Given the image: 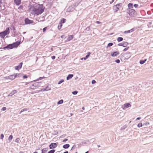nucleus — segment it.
<instances>
[{"label": "nucleus", "instance_id": "obj_1", "mask_svg": "<svg viewBox=\"0 0 153 153\" xmlns=\"http://www.w3.org/2000/svg\"><path fill=\"white\" fill-rule=\"evenodd\" d=\"M44 9L42 4H38L35 7H31L30 9V11L32 14L38 15L42 13Z\"/></svg>", "mask_w": 153, "mask_h": 153}, {"label": "nucleus", "instance_id": "obj_2", "mask_svg": "<svg viewBox=\"0 0 153 153\" xmlns=\"http://www.w3.org/2000/svg\"><path fill=\"white\" fill-rule=\"evenodd\" d=\"M9 33V28L7 27L6 29L5 30L0 33V36L2 38H4L6 35L8 34Z\"/></svg>", "mask_w": 153, "mask_h": 153}, {"label": "nucleus", "instance_id": "obj_3", "mask_svg": "<svg viewBox=\"0 0 153 153\" xmlns=\"http://www.w3.org/2000/svg\"><path fill=\"white\" fill-rule=\"evenodd\" d=\"M20 44V42H17L14 43L10 44L7 46V48L9 49H12L17 47Z\"/></svg>", "mask_w": 153, "mask_h": 153}, {"label": "nucleus", "instance_id": "obj_4", "mask_svg": "<svg viewBox=\"0 0 153 153\" xmlns=\"http://www.w3.org/2000/svg\"><path fill=\"white\" fill-rule=\"evenodd\" d=\"M127 12L131 16H134L137 14L135 11L133 9H127Z\"/></svg>", "mask_w": 153, "mask_h": 153}, {"label": "nucleus", "instance_id": "obj_5", "mask_svg": "<svg viewBox=\"0 0 153 153\" xmlns=\"http://www.w3.org/2000/svg\"><path fill=\"white\" fill-rule=\"evenodd\" d=\"M121 4H119L114 6L113 7V10L114 12H116L118 11L121 7Z\"/></svg>", "mask_w": 153, "mask_h": 153}, {"label": "nucleus", "instance_id": "obj_6", "mask_svg": "<svg viewBox=\"0 0 153 153\" xmlns=\"http://www.w3.org/2000/svg\"><path fill=\"white\" fill-rule=\"evenodd\" d=\"M39 83H36L34 84L31 85L30 87V88L32 89H35L37 88L38 87Z\"/></svg>", "mask_w": 153, "mask_h": 153}, {"label": "nucleus", "instance_id": "obj_7", "mask_svg": "<svg viewBox=\"0 0 153 153\" xmlns=\"http://www.w3.org/2000/svg\"><path fill=\"white\" fill-rule=\"evenodd\" d=\"M57 145L56 143H52L49 145L50 149H53L56 148Z\"/></svg>", "mask_w": 153, "mask_h": 153}, {"label": "nucleus", "instance_id": "obj_8", "mask_svg": "<svg viewBox=\"0 0 153 153\" xmlns=\"http://www.w3.org/2000/svg\"><path fill=\"white\" fill-rule=\"evenodd\" d=\"M25 23L26 24H29L33 23V21L29 19L28 18H26L25 20Z\"/></svg>", "mask_w": 153, "mask_h": 153}, {"label": "nucleus", "instance_id": "obj_9", "mask_svg": "<svg viewBox=\"0 0 153 153\" xmlns=\"http://www.w3.org/2000/svg\"><path fill=\"white\" fill-rule=\"evenodd\" d=\"M131 107V105L128 103L125 104L122 107V108L123 110L125 109L126 108L130 107Z\"/></svg>", "mask_w": 153, "mask_h": 153}, {"label": "nucleus", "instance_id": "obj_10", "mask_svg": "<svg viewBox=\"0 0 153 153\" xmlns=\"http://www.w3.org/2000/svg\"><path fill=\"white\" fill-rule=\"evenodd\" d=\"M16 76H15L14 75H11L7 77H6V79H9L10 80H13L16 78Z\"/></svg>", "mask_w": 153, "mask_h": 153}, {"label": "nucleus", "instance_id": "obj_11", "mask_svg": "<svg viewBox=\"0 0 153 153\" xmlns=\"http://www.w3.org/2000/svg\"><path fill=\"white\" fill-rule=\"evenodd\" d=\"M119 54V53L118 51H115L112 52L111 53V56L113 57H115Z\"/></svg>", "mask_w": 153, "mask_h": 153}, {"label": "nucleus", "instance_id": "obj_12", "mask_svg": "<svg viewBox=\"0 0 153 153\" xmlns=\"http://www.w3.org/2000/svg\"><path fill=\"white\" fill-rule=\"evenodd\" d=\"M22 65V62L20 63L19 65L15 67V69L17 70H19L21 68Z\"/></svg>", "mask_w": 153, "mask_h": 153}, {"label": "nucleus", "instance_id": "obj_13", "mask_svg": "<svg viewBox=\"0 0 153 153\" xmlns=\"http://www.w3.org/2000/svg\"><path fill=\"white\" fill-rule=\"evenodd\" d=\"M133 4L132 3H130L128 5V8L127 9H133Z\"/></svg>", "mask_w": 153, "mask_h": 153}, {"label": "nucleus", "instance_id": "obj_14", "mask_svg": "<svg viewBox=\"0 0 153 153\" xmlns=\"http://www.w3.org/2000/svg\"><path fill=\"white\" fill-rule=\"evenodd\" d=\"M14 2L16 5H19L21 2V0H14Z\"/></svg>", "mask_w": 153, "mask_h": 153}, {"label": "nucleus", "instance_id": "obj_15", "mask_svg": "<svg viewBox=\"0 0 153 153\" xmlns=\"http://www.w3.org/2000/svg\"><path fill=\"white\" fill-rule=\"evenodd\" d=\"M17 92V91L16 90L13 91L10 93L8 95V96H11L12 95H14Z\"/></svg>", "mask_w": 153, "mask_h": 153}, {"label": "nucleus", "instance_id": "obj_16", "mask_svg": "<svg viewBox=\"0 0 153 153\" xmlns=\"http://www.w3.org/2000/svg\"><path fill=\"white\" fill-rule=\"evenodd\" d=\"M73 76V74H69L67 77V80H68L70 79H71Z\"/></svg>", "mask_w": 153, "mask_h": 153}, {"label": "nucleus", "instance_id": "obj_17", "mask_svg": "<svg viewBox=\"0 0 153 153\" xmlns=\"http://www.w3.org/2000/svg\"><path fill=\"white\" fill-rule=\"evenodd\" d=\"M70 147V145L69 144H67L64 145L63 146V148L65 149H67L68 148Z\"/></svg>", "mask_w": 153, "mask_h": 153}, {"label": "nucleus", "instance_id": "obj_18", "mask_svg": "<svg viewBox=\"0 0 153 153\" xmlns=\"http://www.w3.org/2000/svg\"><path fill=\"white\" fill-rule=\"evenodd\" d=\"M134 31V29H132L129 30L125 31L124 33L126 34H127L133 32Z\"/></svg>", "mask_w": 153, "mask_h": 153}, {"label": "nucleus", "instance_id": "obj_19", "mask_svg": "<svg viewBox=\"0 0 153 153\" xmlns=\"http://www.w3.org/2000/svg\"><path fill=\"white\" fill-rule=\"evenodd\" d=\"M73 38V36L72 35H70L68 36V41H69L72 39Z\"/></svg>", "mask_w": 153, "mask_h": 153}, {"label": "nucleus", "instance_id": "obj_20", "mask_svg": "<svg viewBox=\"0 0 153 153\" xmlns=\"http://www.w3.org/2000/svg\"><path fill=\"white\" fill-rule=\"evenodd\" d=\"M128 44V43L127 42H124L123 43L122 46H123L124 47H125L126 46H127Z\"/></svg>", "mask_w": 153, "mask_h": 153}, {"label": "nucleus", "instance_id": "obj_21", "mask_svg": "<svg viewBox=\"0 0 153 153\" xmlns=\"http://www.w3.org/2000/svg\"><path fill=\"white\" fill-rule=\"evenodd\" d=\"M117 40L118 42H120L123 41V39L122 37H119L117 38Z\"/></svg>", "mask_w": 153, "mask_h": 153}, {"label": "nucleus", "instance_id": "obj_22", "mask_svg": "<svg viewBox=\"0 0 153 153\" xmlns=\"http://www.w3.org/2000/svg\"><path fill=\"white\" fill-rule=\"evenodd\" d=\"M65 20H66V19H62L59 22V23H61V24H62V23H64L65 22Z\"/></svg>", "mask_w": 153, "mask_h": 153}, {"label": "nucleus", "instance_id": "obj_23", "mask_svg": "<svg viewBox=\"0 0 153 153\" xmlns=\"http://www.w3.org/2000/svg\"><path fill=\"white\" fill-rule=\"evenodd\" d=\"M73 7L72 6H70L68 9V11H72L73 10Z\"/></svg>", "mask_w": 153, "mask_h": 153}, {"label": "nucleus", "instance_id": "obj_24", "mask_svg": "<svg viewBox=\"0 0 153 153\" xmlns=\"http://www.w3.org/2000/svg\"><path fill=\"white\" fill-rule=\"evenodd\" d=\"M146 59H145L144 60H141L140 61V63L141 64H143L146 61Z\"/></svg>", "mask_w": 153, "mask_h": 153}, {"label": "nucleus", "instance_id": "obj_25", "mask_svg": "<svg viewBox=\"0 0 153 153\" xmlns=\"http://www.w3.org/2000/svg\"><path fill=\"white\" fill-rule=\"evenodd\" d=\"M42 153H45V152L47 151V150L46 148H45L42 150Z\"/></svg>", "mask_w": 153, "mask_h": 153}, {"label": "nucleus", "instance_id": "obj_26", "mask_svg": "<svg viewBox=\"0 0 153 153\" xmlns=\"http://www.w3.org/2000/svg\"><path fill=\"white\" fill-rule=\"evenodd\" d=\"M14 75H15V76H16V78H17V77H21V76L22 75V74H16Z\"/></svg>", "mask_w": 153, "mask_h": 153}, {"label": "nucleus", "instance_id": "obj_27", "mask_svg": "<svg viewBox=\"0 0 153 153\" xmlns=\"http://www.w3.org/2000/svg\"><path fill=\"white\" fill-rule=\"evenodd\" d=\"M63 102V101L62 100H61L59 101V102L57 103V104L58 105L59 104H62Z\"/></svg>", "mask_w": 153, "mask_h": 153}, {"label": "nucleus", "instance_id": "obj_28", "mask_svg": "<svg viewBox=\"0 0 153 153\" xmlns=\"http://www.w3.org/2000/svg\"><path fill=\"white\" fill-rule=\"evenodd\" d=\"M13 138V136L12 135H10L8 138V140L10 142Z\"/></svg>", "mask_w": 153, "mask_h": 153}, {"label": "nucleus", "instance_id": "obj_29", "mask_svg": "<svg viewBox=\"0 0 153 153\" xmlns=\"http://www.w3.org/2000/svg\"><path fill=\"white\" fill-rule=\"evenodd\" d=\"M44 78H45L44 77H40L39 78L37 79L34 80L33 81H35H35H38V80H41L43 79Z\"/></svg>", "mask_w": 153, "mask_h": 153}, {"label": "nucleus", "instance_id": "obj_30", "mask_svg": "<svg viewBox=\"0 0 153 153\" xmlns=\"http://www.w3.org/2000/svg\"><path fill=\"white\" fill-rule=\"evenodd\" d=\"M62 26V24H61V23H59V25H58V29L60 30L61 29V28Z\"/></svg>", "mask_w": 153, "mask_h": 153}, {"label": "nucleus", "instance_id": "obj_31", "mask_svg": "<svg viewBox=\"0 0 153 153\" xmlns=\"http://www.w3.org/2000/svg\"><path fill=\"white\" fill-rule=\"evenodd\" d=\"M27 108H24V109H22L20 111L19 113L21 114L22 112H23L24 111H27Z\"/></svg>", "mask_w": 153, "mask_h": 153}, {"label": "nucleus", "instance_id": "obj_32", "mask_svg": "<svg viewBox=\"0 0 153 153\" xmlns=\"http://www.w3.org/2000/svg\"><path fill=\"white\" fill-rule=\"evenodd\" d=\"M137 127L139 128H140L143 126V124L142 123H140L138 124L137 126Z\"/></svg>", "mask_w": 153, "mask_h": 153}, {"label": "nucleus", "instance_id": "obj_33", "mask_svg": "<svg viewBox=\"0 0 153 153\" xmlns=\"http://www.w3.org/2000/svg\"><path fill=\"white\" fill-rule=\"evenodd\" d=\"M89 142V140H86L83 141L82 143H84L85 144L86 143H88Z\"/></svg>", "mask_w": 153, "mask_h": 153}, {"label": "nucleus", "instance_id": "obj_34", "mask_svg": "<svg viewBox=\"0 0 153 153\" xmlns=\"http://www.w3.org/2000/svg\"><path fill=\"white\" fill-rule=\"evenodd\" d=\"M50 90V88H48V87H47L45 89H42V90L43 91H48Z\"/></svg>", "mask_w": 153, "mask_h": 153}, {"label": "nucleus", "instance_id": "obj_35", "mask_svg": "<svg viewBox=\"0 0 153 153\" xmlns=\"http://www.w3.org/2000/svg\"><path fill=\"white\" fill-rule=\"evenodd\" d=\"M55 152V150L54 149H52L48 152V153H54Z\"/></svg>", "mask_w": 153, "mask_h": 153}, {"label": "nucleus", "instance_id": "obj_36", "mask_svg": "<svg viewBox=\"0 0 153 153\" xmlns=\"http://www.w3.org/2000/svg\"><path fill=\"white\" fill-rule=\"evenodd\" d=\"M77 93L78 91H74L73 92H72V94L74 95L76 94H77Z\"/></svg>", "mask_w": 153, "mask_h": 153}, {"label": "nucleus", "instance_id": "obj_37", "mask_svg": "<svg viewBox=\"0 0 153 153\" xmlns=\"http://www.w3.org/2000/svg\"><path fill=\"white\" fill-rule=\"evenodd\" d=\"M20 140V139L19 138H17L15 140V142L18 143Z\"/></svg>", "mask_w": 153, "mask_h": 153}, {"label": "nucleus", "instance_id": "obj_38", "mask_svg": "<svg viewBox=\"0 0 153 153\" xmlns=\"http://www.w3.org/2000/svg\"><path fill=\"white\" fill-rule=\"evenodd\" d=\"M113 45V43H110L108 44V47H110L111 46H112Z\"/></svg>", "mask_w": 153, "mask_h": 153}, {"label": "nucleus", "instance_id": "obj_39", "mask_svg": "<svg viewBox=\"0 0 153 153\" xmlns=\"http://www.w3.org/2000/svg\"><path fill=\"white\" fill-rule=\"evenodd\" d=\"M64 80L63 79H61V80H60L58 82V84H60L62 83L63 82H64Z\"/></svg>", "mask_w": 153, "mask_h": 153}, {"label": "nucleus", "instance_id": "obj_40", "mask_svg": "<svg viewBox=\"0 0 153 153\" xmlns=\"http://www.w3.org/2000/svg\"><path fill=\"white\" fill-rule=\"evenodd\" d=\"M115 62L117 63H119L120 62V60L118 59H116L115 60Z\"/></svg>", "mask_w": 153, "mask_h": 153}, {"label": "nucleus", "instance_id": "obj_41", "mask_svg": "<svg viewBox=\"0 0 153 153\" xmlns=\"http://www.w3.org/2000/svg\"><path fill=\"white\" fill-rule=\"evenodd\" d=\"M96 83V81L94 80H92L91 81V83L92 84H94Z\"/></svg>", "mask_w": 153, "mask_h": 153}, {"label": "nucleus", "instance_id": "obj_42", "mask_svg": "<svg viewBox=\"0 0 153 153\" xmlns=\"http://www.w3.org/2000/svg\"><path fill=\"white\" fill-rule=\"evenodd\" d=\"M89 57V55H87L84 58V59L85 60H86L87 58H88Z\"/></svg>", "mask_w": 153, "mask_h": 153}, {"label": "nucleus", "instance_id": "obj_43", "mask_svg": "<svg viewBox=\"0 0 153 153\" xmlns=\"http://www.w3.org/2000/svg\"><path fill=\"white\" fill-rule=\"evenodd\" d=\"M129 47H127L126 48H125L123 50V51H125L127 50L128 48Z\"/></svg>", "mask_w": 153, "mask_h": 153}, {"label": "nucleus", "instance_id": "obj_44", "mask_svg": "<svg viewBox=\"0 0 153 153\" xmlns=\"http://www.w3.org/2000/svg\"><path fill=\"white\" fill-rule=\"evenodd\" d=\"M7 109V108L6 107H4L3 108H2V111H5Z\"/></svg>", "mask_w": 153, "mask_h": 153}, {"label": "nucleus", "instance_id": "obj_45", "mask_svg": "<svg viewBox=\"0 0 153 153\" xmlns=\"http://www.w3.org/2000/svg\"><path fill=\"white\" fill-rule=\"evenodd\" d=\"M4 136L3 134H1V135L0 138L1 139H3L4 138Z\"/></svg>", "mask_w": 153, "mask_h": 153}, {"label": "nucleus", "instance_id": "obj_46", "mask_svg": "<svg viewBox=\"0 0 153 153\" xmlns=\"http://www.w3.org/2000/svg\"><path fill=\"white\" fill-rule=\"evenodd\" d=\"M149 123L148 122V123H145L143 124V125H145L146 126H147L148 125H149Z\"/></svg>", "mask_w": 153, "mask_h": 153}, {"label": "nucleus", "instance_id": "obj_47", "mask_svg": "<svg viewBox=\"0 0 153 153\" xmlns=\"http://www.w3.org/2000/svg\"><path fill=\"white\" fill-rule=\"evenodd\" d=\"M134 7L135 8H137L138 7V4H135L134 5Z\"/></svg>", "mask_w": 153, "mask_h": 153}, {"label": "nucleus", "instance_id": "obj_48", "mask_svg": "<svg viewBox=\"0 0 153 153\" xmlns=\"http://www.w3.org/2000/svg\"><path fill=\"white\" fill-rule=\"evenodd\" d=\"M27 75H25L24 76H23V79H25V78H27Z\"/></svg>", "mask_w": 153, "mask_h": 153}, {"label": "nucleus", "instance_id": "obj_49", "mask_svg": "<svg viewBox=\"0 0 153 153\" xmlns=\"http://www.w3.org/2000/svg\"><path fill=\"white\" fill-rule=\"evenodd\" d=\"M46 29H47V27H45L43 29V32H44L45 31V30H46Z\"/></svg>", "mask_w": 153, "mask_h": 153}, {"label": "nucleus", "instance_id": "obj_50", "mask_svg": "<svg viewBox=\"0 0 153 153\" xmlns=\"http://www.w3.org/2000/svg\"><path fill=\"white\" fill-rule=\"evenodd\" d=\"M68 140V139H64L63 141V142H65L66 141H67V140Z\"/></svg>", "mask_w": 153, "mask_h": 153}, {"label": "nucleus", "instance_id": "obj_51", "mask_svg": "<svg viewBox=\"0 0 153 153\" xmlns=\"http://www.w3.org/2000/svg\"><path fill=\"white\" fill-rule=\"evenodd\" d=\"M123 43H119L118 44V45L119 46H122Z\"/></svg>", "mask_w": 153, "mask_h": 153}, {"label": "nucleus", "instance_id": "obj_52", "mask_svg": "<svg viewBox=\"0 0 153 153\" xmlns=\"http://www.w3.org/2000/svg\"><path fill=\"white\" fill-rule=\"evenodd\" d=\"M51 58L53 59H54L55 58V56H53L51 57Z\"/></svg>", "mask_w": 153, "mask_h": 153}, {"label": "nucleus", "instance_id": "obj_53", "mask_svg": "<svg viewBox=\"0 0 153 153\" xmlns=\"http://www.w3.org/2000/svg\"><path fill=\"white\" fill-rule=\"evenodd\" d=\"M96 22L97 24H100L101 23L100 22L98 21H96Z\"/></svg>", "mask_w": 153, "mask_h": 153}, {"label": "nucleus", "instance_id": "obj_54", "mask_svg": "<svg viewBox=\"0 0 153 153\" xmlns=\"http://www.w3.org/2000/svg\"><path fill=\"white\" fill-rule=\"evenodd\" d=\"M141 118V117H138L136 118V120H139Z\"/></svg>", "mask_w": 153, "mask_h": 153}, {"label": "nucleus", "instance_id": "obj_55", "mask_svg": "<svg viewBox=\"0 0 153 153\" xmlns=\"http://www.w3.org/2000/svg\"><path fill=\"white\" fill-rule=\"evenodd\" d=\"M3 0H0V4L2 3Z\"/></svg>", "mask_w": 153, "mask_h": 153}, {"label": "nucleus", "instance_id": "obj_56", "mask_svg": "<svg viewBox=\"0 0 153 153\" xmlns=\"http://www.w3.org/2000/svg\"><path fill=\"white\" fill-rule=\"evenodd\" d=\"M28 83H28V82H25V85H27L28 84Z\"/></svg>", "mask_w": 153, "mask_h": 153}, {"label": "nucleus", "instance_id": "obj_57", "mask_svg": "<svg viewBox=\"0 0 153 153\" xmlns=\"http://www.w3.org/2000/svg\"><path fill=\"white\" fill-rule=\"evenodd\" d=\"M90 54H91V53L90 52H88V55H89H89H90Z\"/></svg>", "mask_w": 153, "mask_h": 153}, {"label": "nucleus", "instance_id": "obj_58", "mask_svg": "<svg viewBox=\"0 0 153 153\" xmlns=\"http://www.w3.org/2000/svg\"><path fill=\"white\" fill-rule=\"evenodd\" d=\"M114 1V0H112V2H110V4H111V3H112Z\"/></svg>", "mask_w": 153, "mask_h": 153}, {"label": "nucleus", "instance_id": "obj_59", "mask_svg": "<svg viewBox=\"0 0 153 153\" xmlns=\"http://www.w3.org/2000/svg\"><path fill=\"white\" fill-rule=\"evenodd\" d=\"M63 153H68V151H66L64 152Z\"/></svg>", "mask_w": 153, "mask_h": 153}, {"label": "nucleus", "instance_id": "obj_60", "mask_svg": "<svg viewBox=\"0 0 153 153\" xmlns=\"http://www.w3.org/2000/svg\"><path fill=\"white\" fill-rule=\"evenodd\" d=\"M82 109L83 110H84V109H85L84 107H83L82 108Z\"/></svg>", "mask_w": 153, "mask_h": 153}, {"label": "nucleus", "instance_id": "obj_61", "mask_svg": "<svg viewBox=\"0 0 153 153\" xmlns=\"http://www.w3.org/2000/svg\"><path fill=\"white\" fill-rule=\"evenodd\" d=\"M25 33H26V32H24L23 33V34H25Z\"/></svg>", "mask_w": 153, "mask_h": 153}, {"label": "nucleus", "instance_id": "obj_62", "mask_svg": "<svg viewBox=\"0 0 153 153\" xmlns=\"http://www.w3.org/2000/svg\"><path fill=\"white\" fill-rule=\"evenodd\" d=\"M33 153H38V152H34Z\"/></svg>", "mask_w": 153, "mask_h": 153}, {"label": "nucleus", "instance_id": "obj_63", "mask_svg": "<svg viewBox=\"0 0 153 153\" xmlns=\"http://www.w3.org/2000/svg\"><path fill=\"white\" fill-rule=\"evenodd\" d=\"M85 153H88V151H87L86 152H85Z\"/></svg>", "mask_w": 153, "mask_h": 153}, {"label": "nucleus", "instance_id": "obj_64", "mask_svg": "<svg viewBox=\"0 0 153 153\" xmlns=\"http://www.w3.org/2000/svg\"><path fill=\"white\" fill-rule=\"evenodd\" d=\"M83 59H84V58H82L81 59V60H82Z\"/></svg>", "mask_w": 153, "mask_h": 153}]
</instances>
